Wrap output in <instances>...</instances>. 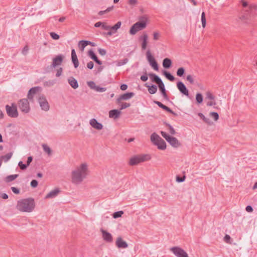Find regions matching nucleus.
<instances>
[{"instance_id": "obj_13", "label": "nucleus", "mask_w": 257, "mask_h": 257, "mask_svg": "<svg viewBox=\"0 0 257 257\" xmlns=\"http://www.w3.org/2000/svg\"><path fill=\"white\" fill-rule=\"evenodd\" d=\"M63 56L62 55H59L53 59L51 66L55 68L56 66L60 65L63 61Z\"/></svg>"}, {"instance_id": "obj_7", "label": "nucleus", "mask_w": 257, "mask_h": 257, "mask_svg": "<svg viewBox=\"0 0 257 257\" xmlns=\"http://www.w3.org/2000/svg\"><path fill=\"white\" fill-rule=\"evenodd\" d=\"M19 107L24 113H28L30 110L29 102L27 99H22L18 102Z\"/></svg>"}, {"instance_id": "obj_63", "label": "nucleus", "mask_w": 257, "mask_h": 257, "mask_svg": "<svg viewBox=\"0 0 257 257\" xmlns=\"http://www.w3.org/2000/svg\"><path fill=\"white\" fill-rule=\"evenodd\" d=\"M94 64L93 62L90 61L87 64V67L89 69H92L93 68Z\"/></svg>"}, {"instance_id": "obj_53", "label": "nucleus", "mask_w": 257, "mask_h": 257, "mask_svg": "<svg viewBox=\"0 0 257 257\" xmlns=\"http://www.w3.org/2000/svg\"><path fill=\"white\" fill-rule=\"evenodd\" d=\"M153 102L155 104H156L158 106H159L160 108L164 109V107L166 106L162 104L161 102L157 101V100H154Z\"/></svg>"}, {"instance_id": "obj_55", "label": "nucleus", "mask_w": 257, "mask_h": 257, "mask_svg": "<svg viewBox=\"0 0 257 257\" xmlns=\"http://www.w3.org/2000/svg\"><path fill=\"white\" fill-rule=\"evenodd\" d=\"M38 181L36 180H33L31 182V186L33 188H36L38 186Z\"/></svg>"}, {"instance_id": "obj_45", "label": "nucleus", "mask_w": 257, "mask_h": 257, "mask_svg": "<svg viewBox=\"0 0 257 257\" xmlns=\"http://www.w3.org/2000/svg\"><path fill=\"white\" fill-rule=\"evenodd\" d=\"M166 125L168 126V128L169 130V133L172 135H174L176 134V132H175V130H174V128L173 127V126L168 123H167Z\"/></svg>"}, {"instance_id": "obj_18", "label": "nucleus", "mask_w": 257, "mask_h": 257, "mask_svg": "<svg viewBox=\"0 0 257 257\" xmlns=\"http://www.w3.org/2000/svg\"><path fill=\"white\" fill-rule=\"evenodd\" d=\"M60 192V190L58 188H56L54 190L51 191L45 196V199L54 198L56 197Z\"/></svg>"}, {"instance_id": "obj_32", "label": "nucleus", "mask_w": 257, "mask_h": 257, "mask_svg": "<svg viewBox=\"0 0 257 257\" xmlns=\"http://www.w3.org/2000/svg\"><path fill=\"white\" fill-rule=\"evenodd\" d=\"M12 155L13 153L10 152L7 154L6 155L1 156L0 158L1 160H4L5 162H7L12 158Z\"/></svg>"}, {"instance_id": "obj_59", "label": "nucleus", "mask_w": 257, "mask_h": 257, "mask_svg": "<svg viewBox=\"0 0 257 257\" xmlns=\"http://www.w3.org/2000/svg\"><path fill=\"white\" fill-rule=\"evenodd\" d=\"M98 51L99 53L102 56L105 55L106 53V50L103 49L99 48L98 49Z\"/></svg>"}, {"instance_id": "obj_26", "label": "nucleus", "mask_w": 257, "mask_h": 257, "mask_svg": "<svg viewBox=\"0 0 257 257\" xmlns=\"http://www.w3.org/2000/svg\"><path fill=\"white\" fill-rule=\"evenodd\" d=\"M239 19L244 24H248L249 23V16L247 13H244L239 17Z\"/></svg>"}, {"instance_id": "obj_25", "label": "nucleus", "mask_w": 257, "mask_h": 257, "mask_svg": "<svg viewBox=\"0 0 257 257\" xmlns=\"http://www.w3.org/2000/svg\"><path fill=\"white\" fill-rule=\"evenodd\" d=\"M145 86L148 88V91L150 94H153L156 93L157 91V87L156 85L152 84V85H148L147 83Z\"/></svg>"}, {"instance_id": "obj_60", "label": "nucleus", "mask_w": 257, "mask_h": 257, "mask_svg": "<svg viewBox=\"0 0 257 257\" xmlns=\"http://www.w3.org/2000/svg\"><path fill=\"white\" fill-rule=\"evenodd\" d=\"M11 189H12V191L16 194H18L20 193L19 189H18L16 187H11Z\"/></svg>"}, {"instance_id": "obj_35", "label": "nucleus", "mask_w": 257, "mask_h": 257, "mask_svg": "<svg viewBox=\"0 0 257 257\" xmlns=\"http://www.w3.org/2000/svg\"><path fill=\"white\" fill-rule=\"evenodd\" d=\"M164 75L169 80L171 81H174L175 80V77L170 73L164 71Z\"/></svg>"}, {"instance_id": "obj_28", "label": "nucleus", "mask_w": 257, "mask_h": 257, "mask_svg": "<svg viewBox=\"0 0 257 257\" xmlns=\"http://www.w3.org/2000/svg\"><path fill=\"white\" fill-rule=\"evenodd\" d=\"M172 65V61L169 58H165L163 61V66L166 69L169 68Z\"/></svg>"}, {"instance_id": "obj_17", "label": "nucleus", "mask_w": 257, "mask_h": 257, "mask_svg": "<svg viewBox=\"0 0 257 257\" xmlns=\"http://www.w3.org/2000/svg\"><path fill=\"white\" fill-rule=\"evenodd\" d=\"M116 246L120 248H125L128 247V244L121 237H118L116 241Z\"/></svg>"}, {"instance_id": "obj_39", "label": "nucleus", "mask_w": 257, "mask_h": 257, "mask_svg": "<svg viewBox=\"0 0 257 257\" xmlns=\"http://www.w3.org/2000/svg\"><path fill=\"white\" fill-rule=\"evenodd\" d=\"M209 115L213 117L215 121H217L219 119V114L216 112H211Z\"/></svg>"}, {"instance_id": "obj_42", "label": "nucleus", "mask_w": 257, "mask_h": 257, "mask_svg": "<svg viewBox=\"0 0 257 257\" xmlns=\"http://www.w3.org/2000/svg\"><path fill=\"white\" fill-rule=\"evenodd\" d=\"M201 22L203 28H205L206 26V18L204 12H202L201 14Z\"/></svg>"}, {"instance_id": "obj_16", "label": "nucleus", "mask_w": 257, "mask_h": 257, "mask_svg": "<svg viewBox=\"0 0 257 257\" xmlns=\"http://www.w3.org/2000/svg\"><path fill=\"white\" fill-rule=\"evenodd\" d=\"M158 87L159 88L161 93L164 99L168 101L169 100V97L166 93V90L165 85H164L163 82H162L161 83H160L159 84H158Z\"/></svg>"}, {"instance_id": "obj_29", "label": "nucleus", "mask_w": 257, "mask_h": 257, "mask_svg": "<svg viewBox=\"0 0 257 257\" xmlns=\"http://www.w3.org/2000/svg\"><path fill=\"white\" fill-rule=\"evenodd\" d=\"M146 56L147 59L149 64H150L151 63H153L156 61L154 57L152 56L150 50H148L146 52Z\"/></svg>"}, {"instance_id": "obj_12", "label": "nucleus", "mask_w": 257, "mask_h": 257, "mask_svg": "<svg viewBox=\"0 0 257 257\" xmlns=\"http://www.w3.org/2000/svg\"><path fill=\"white\" fill-rule=\"evenodd\" d=\"M41 87L36 86L31 88L28 93V98L30 100H33L34 95L36 94L38 91L41 90Z\"/></svg>"}, {"instance_id": "obj_2", "label": "nucleus", "mask_w": 257, "mask_h": 257, "mask_svg": "<svg viewBox=\"0 0 257 257\" xmlns=\"http://www.w3.org/2000/svg\"><path fill=\"white\" fill-rule=\"evenodd\" d=\"M35 207V202L33 198L22 199L17 201L16 208L21 212H31Z\"/></svg>"}, {"instance_id": "obj_4", "label": "nucleus", "mask_w": 257, "mask_h": 257, "mask_svg": "<svg viewBox=\"0 0 257 257\" xmlns=\"http://www.w3.org/2000/svg\"><path fill=\"white\" fill-rule=\"evenodd\" d=\"M151 141L154 145L157 146L158 149L164 150L166 149L165 141L156 133H154L151 135Z\"/></svg>"}, {"instance_id": "obj_14", "label": "nucleus", "mask_w": 257, "mask_h": 257, "mask_svg": "<svg viewBox=\"0 0 257 257\" xmlns=\"http://www.w3.org/2000/svg\"><path fill=\"white\" fill-rule=\"evenodd\" d=\"M148 36L147 34L144 33L143 35L140 37L139 40L142 42V49L143 50H145L147 48V45L148 44Z\"/></svg>"}, {"instance_id": "obj_22", "label": "nucleus", "mask_w": 257, "mask_h": 257, "mask_svg": "<svg viewBox=\"0 0 257 257\" xmlns=\"http://www.w3.org/2000/svg\"><path fill=\"white\" fill-rule=\"evenodd\" d=\"M69 84L74 89L78 87V83L77 80L73 77H70L68 79Z\"/></svg>"}, {"instance_id": "obj_56", "label": "nucleus", "mask_w": 257, "mask_h": 257, "mask_svg": "<svg viewBox=\"0 0 257 257\" xmlns=\"http://www.w3.org/2000/svg\"><path fill=\"white\" fill-rule=\"evenodd\" d=\"M28 50L29 47L27 45H26L23 48L22 53L23 55H26L28 53Z\"/></svg>"}, {"instance_id": "obj_31", "label": "nucleus", "mask_w": 257, "mask_h": 257, "mask_svg": "<svg viewBox=\"0 0 257 257\" xmlns=\"http://www.w3.org/2000/svg\"><path fill=\"white\" fill-rule=\"evenodd\" d=\"M19 176L18 174L11 175L7 176L5 178V181L7 182H10L16 179Z\"/></svg>"}, {"instance_id": "obj_48", "label": "nucleus", "mask_w": 257, "mask_h": 257, "mask_svg": "<svg viewBox=\"0 0 257 257\" xmlns=\"http://www.w3.org/2000/svg\"><path fill=\"white\" fill-rule=\"evenodd\" d=\"M50 35L51 38L54 40H57L60 38L59 35L54 32H51Z\"/></svg>"}, {"instance_id": "obj_5", "label": "nucleus", "mask_w": 257, "mask_h": 257, "mask_svg": "<svg viewBox=\"0 0 257 257\" xmlns=\"http://www.w3.org/2000/svg\"><path fill=\"white\" fill-rule=\"evenodd\" d=\"M147 26V20L140 21L134 24L130 29V33L135 35L138 31L145 29Z\"/></svg>"}, {"instance_id": "obj_20", "label": "nucleus", "mask_w": 257, "mask_h": 257, "mask_svg": "<svg viewBox=\"0 0 257 257\" xmlns=\"http://www.w3.org/2000/svg\"><path fill=\"white\" fill-rule=\"evenodd\" d=\"M167 142L174 148H178L181 146V144L179 141L176 138L173 137L171 136Z\"/></svg>"}, {"instance_id": "obj_54", "label": "nucleus", "mask_w": 257, "mask_h": 257, "mask_svg": "<svg viewBox=\"0 0 257 257\" xmlns=\"http://www.w3.org/2000/svg\"><path fill=\"white\" fill-rule=\"evenodd\" d=\"M185 179V176H183L182 177H179V176H177L176 177V181L178 182H179V183L184 182Z\"/></svg>"}, {"instance_id": "obj_30", "label": "nucleus", "mask_w": 257, "mask_h": 257, "mask_svg": "<svg viewBox=\"0 0 257 257\" xmlns=\"http://www.w3.org/2000/svg\"><path fill=\"white\" fill-rule=\"evenodd\" d=\"M198 115L200 117V118L201 119H202L203 121L204 122H205L206 123L208 124H209V125H211L212 124V121L210 120V119L208 117H206L204 116V115L201 113V112H199L198 113Z\"/></svg>"}, {"instance_id": "obj_61", "label": "nucleus", "mask_w": 257, "mask_h": 257, "mask_svg": "<svg viewBox=\"0 0 257 257\" xmlns=\"http://www.w3.org/2000/svg\"><path fill=\"white\" fill-rule=\"evenodd\" d=\"M101 27L103 29L105 30H110V26L106 25V24L104 23H102Z\"/></svg>"}, {"instance_id": "obj_41", "label": "nucleus", "mask_w": 257, "mask_h": 257, "mask_svg": "<svg viewBox=\"0 0 257 257\" xmlns=\"http://www.w3.org/2000/svg\"><path fill=\"white\" fill-rule=\"evenodd\" d=\"M206 98L210 100H215V96L214 95L210 92L207 91L206 92Z\"/></svg>"}, {"instance_id": "obj_38", "label": "nucleus", "mask_w": 257, "mask_h": 257, "mask_svg": "<svg viewBox=\"0 0 257 257\" xmlns=\"http://www.w3.org/2000/svg\"><path fill=\"white\" fill-rule=\"evenodd\" d=\"M177 75L179 77H182L185 74V69L183 67L179 68L176 72Z\"/></svg>"}, {"instance_id": "obj_19", "label": "nucleus", "mask_w": 257, "mask_h": 257, "mask_svg": "<svg viewBox=\"0 0 257 257\" xmlns=\"http://www.w3.org/2000/svg\"><path fill=\"white\" fill-rule=\"evenodd\" d=\"M103 239L107 242H111L112 241V235L108 232L101 230Z\"/></svg>"}, {"instance_id": "obj_23", "label": "nucleus", "mask_w": 257, "mask_h": 257, "mask_svg": "<svg viewBox=\"0 0 257 257\" xmlns=\"http://www.w3.org/2000/svg\"><path fill=\"white\" fill-rule=\"evenodd\" d=\"M120 111L118 109H112L109 111V117L110 118H117L120 114Z\"/></svg>"}, {"instance_id": "obj_64", "label": "nucleus", "mask_w": 257, "mask_h": 257, "mask_svg": "<svg viewBox=\"0 0 257 257\" xmlns=\"http://www.w3.org/2000/svg\"><path fill=\"white\" fill-rule=\"evenodd\" d=\"M62 68H60L59 69H58L57 70V73L56 74V76L57 77H59L62 74Z\"/></svg>"}, {"instance_id": "obj_21", "label": "nucleus", "mask_w": 257, "mask_h": 257, "mask_svg": "<svg viewBox=\"0 0 257 257\" xmlns=\"http://www.w3.org/2000/svg\"><path fill=\"white\" fill-rule=\"evenodd\" d=\"M71 59L75 68H77L79 66V62L74 49L71 51Z\"/></svg>"}, {"instance_id": "obj_50", "label": "nucleus", "mask_w": 257, "mask_h": 257, "mask_svg": "<svg viewBox=\"0 0 257 257\" xmlns=\"http://www.w3.org/2000/svg\"><path fill=\"white\" fill-rule=\"evenodd\" d=\"M152 67V68L155 70L156 71H158L159 70V67H158V63L156 61H155L153 63H151L150 64Z\"/></svg>"}, {"instance_id": "obj_40", "label": "nucleus", "mask_w": 257, "mask_h": 257, "mask_svg": "<svg viewBox=\"0 0 257 257\" xmlns=\"http://www.w3.org/2000/svg\"><path fill=\"white\" fill-rule=\"evenodd\" d=\"M123 214V211H116L113 213L112 216L114 218H117L121 217Z\"/></svg>"}, {"instance_id": "obj_6", "label": "nucleus", "mask_w": 257, "mask_h": 257, "mask_svg": "<svg viewBox=\"0 0 257 257\" xmlns=\"http://www.w3.org/2000/svg\"><path fill=\"white\" fill-rule=\"evenodd\" d=\"M6 110L8 115L12 118H16L19 115L17 107L16 104L12 103L11 106L7 105Z\"/></svg>"}, {"instance_id": "obj_33", "label": "nucleus", "mask_w": 257, "mask_h": 257, "mask_svg": "<svg viewBox=\"0 0 257 257\" xmlns=\"http://www.w3.org/2000/svg\"><path fill=\"white\" fill-rule=\"evenodd\" d=\"M42 148L44 152L47 153L49 156L51 155L52 154V150L51 148L46 144H43L42 145Z\"/></svg>"}, {"instance_id": "obj_57", "label": "nucleus", "mask_w": 257, "mask_h": 257, "mask_svg": "<svg viewBox=\"0 0 257 257\" xmlns=\"http://www.w3.org/2000/svg\"><path fill=\"white\" fill-rule=\"evenodd\" d=\"M206 105L208 106H213L214 107V106L216 105V102L215 100H211L210 101L208 102Z\"/></svg>"}, {"instance_id": "obj_1", "label": "nucleus", "mask_w": 257, "mask_h": 257, "mask_svg": "<svg viewBox=\"0 0 257 257\" xmlns=\"http://www.w3.org/2000/svg\"><path fill=\"white\" fill-rule=\"evenodd\" d=\"M88 174V165L86 163L81 164L72 172V182L75 184H80Z\"/></svg>"}, {"instance_id": "obj_43", "label": "nucleus", "mask_w": 257, "mask_h": 257, "mask_svg": "<svg viewBox=\"0 0 257 257\" xmlns=\"http://www.w3.org/2000/svg\"><path fill=\"white\" fill-rule=\"evenodd\" d=\"M88 56L93 60L94 61L96 58H97L94 52L92 50H90L88 51Z\"/></svg>"}, {"instance_id": "obj_11", "label": "nucleus", "mask_w": 257, "mask_h": 257, "mask_svg": "<svg viewBox=\"0 0 257 257\" xmlns=\"http://www.w3.org/2000/svg\"><path fill=\"white\" fill-rule=\"evenodd\" d=\"M135 95L133 92H127L120 95L116 99L117 103H119L121 100H126L131 98Z\"/></svg>"}, {"instance_id": "obj_52", "label": "nucleus", "mask_w": 257, "mask_h": 257, "mask_svg": "<svg viewBox=\"0 0 257 257\" xmlns=\"http://www.w3.org/2000/svg\"><path fill=\"white\" fill-rule=\"evenodd\" d=\"M131 106V104L127 102H124L122 103L120 107V109H123L125 108H126L127 107H129Z\"/></svg>"}, {"instance_id": "obj_27", "label": "nucleus", "mask_w": 257, "mask_h": 257, "mask_svg": "<svg viewBox=\"0 0 257 257\" xmlns=\"http://www.w3.org/2000/svg\"><path fill=\"white\" fill-rule=\"evenodd\" d=\"M90 44V41L86 40H81L78 43V47L81 51H83L86 46Z\"/></svg>"}, {"instance_id": "obj_36", "label": "nucleus", "mask_w": 257, "mask_h": 257, "mask_svg": "<svg viewBox=\"0 0 257 257\" xmlns=\"http://www.w3.org/2000/svg\"><path fill=\"white\" fill-rule=\"evenodd\" d=\"M121 25V22L119 21L116 23L115 25H114L113 26L111 27L110 26V30H112L113 32H116V30L118 29Z\"/></svg>"}, {"instance_id": "obj_37", "label": "nucleus", "mask_w": 257, "mask_h": 257, "mask_svg": "<svg viewBox=\"0 0 257 257\" xmlns=\"http://www.w3.org/2000/svg\"><path fill=\"white\" fill-rule=\"evenodd\" d=\"M128 61V59L127 58H124L123 60L118 61L116 62V66H121L126 64Z\"/></svg>"}, {"instance_id": "obj_46", "label": "nucleus", "mask_w": 257, "mask_h": 257, "mask_svg": "<svg viewBox=\"0 0 257 257\" xmlns=\"http://www.w3.org/2000/svg\"><path fill=\"white\" fill-rule=\"evenodd\" d=\"M87 85L91 89H92L94 90L95 89L96 87L97 86L95 85V83L93 81H88Z\"/></svg>"}, {"instance_id": "obj_51", "label": "nucleus", "mask_w": 257, "mask_h": 257, "mask_svg": "<svg viewBox=\"0 0 257 257\" xmlns=\"http://www.w3.org/2000/svg\"><path fill=\"white\" fill-rule=\"evenodd\" d=\"M161 134L162 136V137L165 139V140L168 141V140L169 139V138L171 137L170 136H169L168 134H167L166 132L161 131Z\"/></svg>"}, {"instance_id": "obj_58", "label": "nucleus", "mask_w": 257, "mask_h": 257, "mask_svg": "<svg viewBox=\"0 0 257 257\" xmlns=\"http://www.w3.org/2000/svg\"><path fill=\"white\" fill-rule=\"evenodd\" d=\"M224 241L227 243H229L230 242V240L231 239V237L230 236L228 235V234H226L224 237Z\"/></svg>"}, {"instance_id": "obj_47", "label": "nucleus", "mask_w": 257, "mask_h": 257, "mask_svg": "<svg viewBox=\"0 0 257 257\" xmlns=\"http://www.w3.org/2000/svg\"><path fill=\"white\" fill-rule=\"evenodd\" d=\"M95 90L97 92H103L106 90V87H100L99 86L97 85Z\"/></svg>"}, {"instance_id": "obj_49", "label": "nucleus", "mask_w": 257, "mask_h": 257, "mask_svg": "<svg viewBox=\"0 0 257 257\" xmlns=\"http://www.w3.org/2000/svg\"><path fill=\"white\" fill-rule=\"evenodd\" d=\"M186 80L190 82L191 84L194 83V80L193 77L191 75H188L187 76Z\"/></svg>"}, {"instance_id": "obj_10", "label": "nucleus", "mask_w": 257, "mask_h": 257, "mask_svg": "<svg viewBox=\"0 0 257 257\" xmlns=\"http://www.w3.org/2000/svg\"><path fill=\"white\" fill-rule=\"evenodd\" d=\"M177 87L182 94L186 96L187 97H189V90L187 88L186 86L182 81H178L177 84Z\"/></svg>"}, {"instance_id": "obj_24", "label": "nucleus", "mask_w": 257, "mask_h": 257, "mask_svg": "<svg viewBox=\"0 0 257 257\" xmlns=\"http://www.w3.org/2000/svg\"><path fill=\"white\" fill-rule=\"evenodd\" d=\"M149 76H150L152 81L156 83L158 85L163 82L161 79L155 74L150 73L149 74Z\"/></svg>"}, {"instance_id": "obj_15", "label": "nucleus", "mask_w": 257, "mask_h": 257, "mask_svg": "<svg viewBox=\"0 0 257 257\" xmlns=\"http://www.w3.org/2000/svg\"><path fill=\"white\" fill-rule=\"evenodd\" d=\"M89 123L92 127L96 130H100L103 128V125L99 122L95 118L90 119Z\"/></svg>"}, {"instance_id": "obj_9", "label": "nucleus", "mask_w": 257, "mask_h": 257, "mask_svg": "<svg viewBox=\"0 0 257 257\" xmlns=\"http://www.w3.org/2000/svg\"><path fill=\"white\" fill-rule=\"evenodd\" d=\"M38 102L42 110L46 111L49 109V103L44 95H41L39 97Z\"/></svg>"}, {"instance_id": "obj_3", "label": "nucleus", "mask_w": 257, "mask_h": 257, "mask_svg": "<svg viewBox=\"0 0 257 257\" xmlns=\"http://www.w3.org/2000/svg\"><path fill=\"white\" fill-rule=\"evenodd\" d=\"M151 159V156L149 154H139L133 156L129 161V165L135 166L139 163H143Z\"/></svg>"}, {"instance_id": "obj_44", "label": "nucleus", "mask_w": 257, "mask_h": 257, "mask_svg": "<svg viewBox=\"0 0 257 257\" xmlns=\"http://www.w3.org/2000/svg\"><path fill=\"white\" fill-rule=\"evenodd\" d=\"M18 166L20 167L21 170H24L27 169L28 167V165L23 164L22 161H20L18 163Z\"/></svg>"}, {"instance_id": "obj_8", "label": "nucleus", "mask_w": 257, "mask_h": 257, "mask_svg": "<svg viewBox=\"0 0 257 257\" xmlns=\"http://www.w3.org/2000/svg\"><path fill=\"white\" fill-rule=\"evenodd\" d=\"M170 250L177 257H189L187 253L180 247H172L170 248Z\"/></svg>"}, {"instance_id": "obj_34", "label": "nucleus", "mask_w": 257, "mask_h": 257, "mask_svg": "<svg viewBox=\"0 0 257 257\" xmlns=\"http://www.w3.org/2000/svg\"><path fill=\"white\" fill-rule=\"evenodd\" d=\"M203 97L201 93H197L196 94V101L197 104H200L203 102Z\"/></svg>"}, {"instance_id": "obj_62", "label": "nucleus", "mask_w": 257, "mask_h": 257, "mask_svg": "<svg viewBox=\"0 0 257 257\" xmlns=\"http://www.w3.org/2000/svg\"><path fill=\"white\" fill-rule=\"evenodd\" d=\"M160 34L158 32H154L153 34V39L154 40H158L159 38Z\"/></svg>"}]
</instances>
